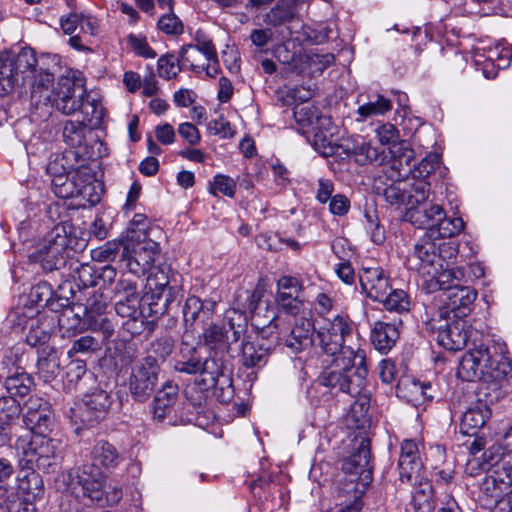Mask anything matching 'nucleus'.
Returning <instances> with one entry per match:
<instances>
[{"label":"nucleus","mask_w":512,"mask_h":512,"mask_svg":"<svg viewBox=\"0 0 512 512\" xmlns=\"http://www.w3.org/2000/svg\"><path fill=\"white\" fill-rule=\"evenodd\" d=\"M352 331V322L342 315H336L319 326V346L326 355L333 357L331 365L319 376V383L349 394L356 399L353 409L358 406L361 411H367L371 393L367 388L365 352L345 344L352 337Z\"/></svg>","instance_id":"obj_1"},{"label":"nucleus","mask_w":512,"mask_h":512,"mask_svg":"<svg viewBox=\"0 0 512 512\" xmlns=\"http://www.w3.org/2000/svg\"><path fill=\"white\" fill-rule=\"evenodd\" d=\"M506 354L507 346L503 342L480 344L463 355L458 376L465 381L481 380L499 385L507 392L512 387V365Z\"/></svg>","instance_id":"obj_2"},{"label":"nucleus","mask_w":512,"mask_h":512,"mask_svg":"<svg viewBox=\"0 0 512 512\" xmlns=\"http://www.w3.org/2000/svg\"><path fill=\"white\" fill-rule=\"evenodd\" d=\"M90 464H83L75 472L62 474L67 490L76 494L82 493L91 501L99 502L103 497L105 473L114 470L123 461L116 447L100 440L90 452Z\"/></svg>","instance_id":"obj_3"},{"label":"nucleus","mask_w":512,"mask_h":512,"mask_svg":"<svg viewBox=\"0 0 512 512\" xmlns=\"http://www.w3.org/2000/svg\"><path fill=\"white\" fill-rule=\"evenodd\" d=\"M400 165L398 159H393L386 165L382 173L374 179L373 189L388 205L396 209L405 206L407 210L415 203L428 200L430 184L424 178L403 177Z\"/></svg>","instance_id":"obj_4"},{"label":"nucleus","mask_w":512,"mask_h":512,"mask_svg":"<svg viewBox=\"0 0 512 512\" xmlns=\"http://www.w3.org/2000/svg\"><path fill=\"white\" fill-rule=\"evenodd\" d=\"M180 275L168 266H159L147 279V292L142 297L147 305L149 315L160 316L168 311L169 306L181 296Z\"/></svg>","instance_id":"obj_5"},{"label":"nucleus","mask_w":512,"mask_h":512,"mask_svg":"<svg viewBox=\"0 0 512 512\" xmlns=\"http://www.w3.org/2000/svg\"><path fill=\"white\" fill-rule=\"evenodd\" d=\"M247 333L246 314L238 309L231 308L225 313L222 325L212 324L203 332L204 344L215 355H228L234 357V344Z\"/></svg>","instance_id":"obj_6"},{"label":"nucleus","mask_w":512,"mask_h":512,"mask_svg":"<svg viewBox=\"0 0 512 512\" xmlns=\"http://www.w3.org/2000/svg\"><path fill=\"white\" fill-rule=\"evenodd\" d=\"M294 118L302 133L313 137L312 145L324 157L340 155L341 146L332 144L331 119L321 115L314 105L296 106Z\"/></svg>","instance_id":"obj_7"},{"label":"nucleus","mask_w":512,"mask_h":512,"mask_svg":"<svg viewBox=\"0 0 512 512\" xmlns=\"http://www.w3.org/2000/svg\"><path fill=\"white\" fill-rule=\"evenodd\" d=\"M15 445L21 455L20 462L28 470L37 468L47 472L57 465L56 459L61 448L59 440L26 434L20 436Z\"/></svg>","instance_id":"obj_8"},{"label":"nucleus","mask_w":512,"mask_h":512,"mask_svg":"<svg viewBox=\"0 0 512 512\" xmlns=\"http://www.w3.org/2000/svg\"><path fill=\"white\" fill-rule=\"evenodd\" d=\"M37 64L34 51L23 48L18 53H0V74L6 80L9 89L14 85H23L31 78Z\"/></svg>","instance_id":"obj_9"},{"label":"nucleus","mask_w":512,"mask_h":512,"mask_svg":"<svg viewBox=\"0 0 512 512\" xmlns=\"http://www.w3.org/2000/svg\"><path fill=\"white\" fill-rule=\"evenodd\" d=\"M160 367L153 356H147L132 366L128 378V389L135 401L145 402L153 394L157 384Z\"/></svg>","instance_id":"obj_10"},{"label":"nucleus","mask_w":512,"mask_h":512,"mask_svg":"<svg viewBox=\"0 0 512 512\" xmlns=\"http://www.w3.org/2000/svg\"><path fill=\"white\" fill-rule=\"evenodd\" d=\"M112 405L110 394L100 388L86 393L80 404L71 409V418L75 423L85 427H93L104 420Z\"/></svg>","instance_id":"obj_11"},{"label":"nucleus","mask_w":512,"mask_h":512,"mask_svg":"<svg viewBox=\"0 0 512 512\" xmlns=\"http://www.w3.org/2000/svg\"><path fill=\"white\" fill-rule=\"evenodd\" d=\"M159 253V245L157 242L148 239L138 241L124 247L122 257L126 261V267L130 274L136 277L146 274L155 262Z\"/></svg>","instance_id":"obj_12"},{"label":"nucleus","mask_w":512,"mask_h":512,"mask_svg":"<svg viewBox=\"0 0 512 512\" xmlns=\"http://www.w3.org/2000/svg\"><path fill=\"white\" fill-rule=\"evenodd\" d=\"M86 96V90L77 86L75 82L68 77L58 79L49 96L52 105L64 115H72L80 110L83 105V99Z\"/></svg>","instance_id":"obj_13"},{"label":"nucleus","mask_w":512,"mask_h":512,"mask_svg":"<svg viewBox=\"0 0 512 512\" xmlns=\"http://www.w3.org/2000/svg\"><path fill=\"white\" fill-rule=\"evenodd\" d=\"M63 172H58V162L54 161L47 166V172L53 176L51 181L52 191L62 199L78 197L86 189L85 183L88 178L83 176L85 167H79L77 170L67 175L65 168L62 166Z\"/></svg>","instance_id":"obj_14"},{"label":"nucleus","mask_w":512,"mask_h":512,"mask_svg":"<svg viewBox=\"0 0 512 512\" xmlns=\"http://www.w3.org/2000/svg\"><path fill=\"white\" fill-rule=\"evenodd\" d=\"M275 301L279 310L298 315L305 302L303 283L293 276H281L276 282Z\"/></svg>","instance_id":"obj_15"},{"label":"nucleus","mask_w":512,"mask_h":512,"mask_svg":"<svg viewBox=\"0 0 512 512\" xmlns=\"http://www.w3.org/2000/svg\"><path fill=\"white\" fill-rule=\"evenodd\" d=\"M442 261L437 253L435 242L431 237H423L417 242L412 253L406 259L408 269L418 272L423 277L435 275L437 265Z\"/></svg>","instance_id":"obj_16"},{"label":"nucleus","mask_w":512,"mask_h":512,"mask_svg":"<svg viewBox=\"0 0 512 512\" xmlns=\"http://www.w3.org/2000/svg\"><path fill=\"white\" fill-rule=\"evenodd\" d=\"M421 448L423 444L416 440L405 439L401 442L398 469L402 483L418 481L419 473L423 468Z\"/></svg>","instance_id":"obj_17"},{"label":"nucleus","mask_w":512,"mask_h":512,"mask_svg":"<svg viewBox=\"0 0 512 512\" xmlns=\"http://www.w3.org/2000/svg\"><path fill=\"white\" fill-rule=\"evenodd\" d=\"M476 334L474 329L464 319L447 323L445 327H437L435 340L439 346L458 351L466 347L468 341Z\"/></svg>","instance_id":"obj_18"},{"label":"nucleus","mask_w":512,"mask_h":512,"mask_svg":"<svg viewBox=\"0 0 512 512\" xmlns=\"http://www.w3.org/2000/svg\"><path fill=\"white\" fill-rule=\"evenodd\" d=\"M358 278L362 292L373 301L383 300L391 290L390 275L380 266L362 267Z\"/></svg>","instance_id":"obj_19"},{"label":"nucleus","mask_w":512,"mask_h":512,"mask_svg":"<svg viewBox=\"0 0 512 512\" xmlns=\"http://www.w3.org/2000/svg\"><path fill=\"white\" fill-rule=\"evenodd\" d=\"M36 260L46 271L60 270L67 265L66 238L50 234L36 253Z\"/></svg>","instance_id":"obj_20"},{"label":"nucleus","mask_w":512,"mask_h":512,"mask_svg":"<svg viewBox=\"0 0 512 512\" xmlns=\"http://www.w3.org/2000/svg\"><path fill=\"white\" fill-rule=\"evenodd\" d=\"M444 218V209L438 204L428 203L427 200L415 203L406 210L405 219L418 228L427 229L429 236H434V229Z\"/></svg>","instance_id":"obj_21"},{"label":"nucleus","mask_w":512,"mask_h":512,"mask_svg":"<svg viewBox=\"0 0 512 512\" xmlns=\"http://www.w3.org/2000/svg\"><path fill=\"white\" fill-rule=\"evenodd\" d=\"M239 342L240 346L235 348L234 356L240 355L245 367H260L266 364L271 347L266 345L263 338H252L245 333Z\"/></svg>","instance_id":"obj_22"},{"label":"nucleus","mask_w":512,"mask_h":512,"mask_svg":"<svg viewBox=\"0 0 512 512\" xmlns=\"http://www.w3.org/2000/svg\"><path fill=\"white\" fill-rule=\"evenodd\" d=\"M443 295L445 296L443 301L446 309L453 314L452 317L462 319L471 312L477 292L469 286L457 284L448 289V292H444Z\"/></svg>","instance_id":"obj_23"},{"label":"nucleus","mask_w":512,"mask_h":512,"mask_svg":"<svg viewBox=\"0 0 512 512\" xmlns=\"http://www.w3.org/2000/svg\"><path fill=\"white\" fill-rule=\"evenodd\" d=\"M314 331L313 323L306 318L295 320L291 329L280 330L281 339L284 345L290 349L292 353H299L312 345V335Z\"/></svg>","instance_id":"obj_24"},{"label":"nucleus","mask_w":512,"mask_h":512,"mask_svg":"<svg viewBox=\"0 0 512 512\" xmlns=\"http://www.w3.org/2000/svg\"><path fill=\"white\" fill-rule=\"evenodd\" d=\"M424 281V288L427 293L438 290L448 292L451 287L465 282V270L462 267L443 268L442 261L437 265L435 275H427Z\"/></svg>","instance_id":"obj_25"},{"label":"nucleus","mask_w":512,"mask_h":512,"mask_svg":"<svg viewBox=\"0 0 512 512\" xmlns=\"http://www.w3.org/2000/svg\"><path fill=\"white\" fill-rule=\"evenodd\" d=\"M371 451L370 440L361 439L354 451L342 464V469L348 474H359L365 481H371L372 469L370 467Z\"/></svg>","instance_id":"obj_26"},{"label":"nucleus","mask_w":512,"mask_h":512,"mask_svg":"<svg viewBox=\"0 0 512 512\" xmlns=\"http://www.w3.org/2000/svg\"><path fill=\"white\" fill-rule=\"evenodd\" d=\"M401 324L400 320L397 323L375 322L371 331V342L375 349L381 353L390 351L399 338V326Z\"/></svg>","instance_id":"obj_27"},{"label":"nucleus","mask_w":512,"mask_h":512,"mask_svg":"<svg viewBox=\"0 0 512 512\" xmlns=\"http://www.w3.org/2000/svg\"><path fill=\"white\" fill-rule=\"evenodd\" d=\"M216 302L212 300L202 301L196 296H190L186 299L183 307V316L186 322H195L199 320L206 323L214 313Z\"/></svg>","instance_id":"obj_28"},{"label":"nucleus","mask_w":512,"mask_h":512,"mask_svg":"<svg viewBox=\"0 0 512 512\" xmlns=\"http://www.w3.org/2000/svg\"><path fill=\"white\" fill-rule=\"evenodd\" d=\"M69 275L79 290L93 287L97 284L98 268L95 264L80 263L71 259L68 262Z\"/></svg>","instance_id":"obj_29"},{"label":"nucleus","mask_w":512,"mask_h":512,"mask_svg":"<svg viewBox=\"0 0 512 512\" xmlns=\"http://www.w3.org/2000/svg\"><path fill=\"white\" fill-rule=\"evenodd\" d=\"M178 397V387L171 383H166L157 391L152 403L154 418L163 420L171 413Z\"/></svg>","instance_id":"obj_30"},{"label":"nucleus","mask_w":512,"mask_h":512,"mask_svg":"<svg viewBox=\"0 0 512 512\" xmlns=\"http://www.w3.org/2000/svg\"><path fill=\"white\" fill-rule=\"evenodd\" d=\"M490 416L489 407L483 403L470 407L462 416L461 431L467 435H474L478 429L486 424Z\"/></svg>","instance_id":"obj_31"},{"label":"nucleus","mask_w":512,"mask_h":512,"mask_svg":"<svg viewBox=\"0 0 512 512\" xmlns=\"http://www.w3.org/2000/svg\"><path fill=\"white\" fill-rule=\"evenodd\" d=\"M60 368V360L54 348L46 346L41 348L37 360V374L45 382L54 380Z\"/></svg>","instance_id":"obj_32"},{"label":"nucleus","mask_w":512,"mask_h":512,"mask_svg":"<svg viewBox=\"0 0 512 512\" xmlns=\"http://www.w3.org/2000/svg\"><path fill=\"white\" fill-rule=\"evenodd\" d=\"M18 492L26 503L41 499L44 494V484L41 476L35 470L27 471L18 479Z\"/></svg>","instance_id":"obj_33"},{"label":"nucleus","mask_w":512,"mask_h":512,"mask_svg":"<svg viewBox=\"0 0 512 512\" xmlns=\"http://www.w3.org/2000/svg\"><path fill=\"white\" fill-rule=\"evenodd\" d=\"M23 422L29 430L27 434L34 433L38 436H44L49 433L53 426V413L48 406L42 411H38L30 416H23Z\"/></svg>","instance_id":"obj_34"},{"label":"nucleus","mask_w":512,"mask_h":512,"mask_svg":"<svg viewBox=\"0 0 512 512\" xmlns=\"http://www.w3.org/2000/svg\"><path fill=\"white\" fill-rule=\"evenodd\" d=\"M343 495H339V498L345 497L335 504L334 512H361L363 508L362 498L364 491L356 487L351 482L346 485Z\"/></svg>","instance_id":"obj_35"},{"label":"nucleus","mask_w":512,"mask_h":512,"mask_svg":"<svg viewBox=\"0 0 512 512\" xmlns=\"http://www.w3.org/2000/svg\"><path fill=\"white\" fill-rule=\"evenodd\" d=\"M78 112H81L83 116V122L88 123L92 127H98L104 117V108L100 100L91 98L86 92V96L83 99V105Z\"/></svg>","instance_id":"obj_36"},{"label":"nucleus","mask_w":512,"mask_h":512,"mask_svg":"<svg viewBox=\"0 0 512 512\" xmlns=\"http://www.w3.org/2000/svg\"><path fill=\"white\" fill-rule=\"evenodd\" d=\"M295 16V0H281L265 17V21L273 26L292 20Z\"/></svg>","instance_id":"obj_37"},{"label":"nucleus","mask_w":512,"mask_h":512,"mask_svg":"<svg viewBox=\"0 0 512 512\" xmlns=\"http://www.w3.org/2000/svg\"><path fill=\"white\" fill-rule=\"evenodd\" d=\"M32 384V378L24 372H15L13 375H7L4 382L7 392L10 394L9 396L12 397L26 396L30 392Z\"/></svg>","instance_id":"obj_38"},{"label":"nucleus","mask_w":512,"mask_h":512,"mask_svg":"<svg viewBox=\"0 0 512 512\" xmlns=\"http://www.w3.org/2000/svg\"><path fill=\"white\" fill-rule=\"evenodd\" d=\"M87 376L85 360L72 358L65 368L64 386L68 390L77 389L83 378Z\"/></svg>","instance_id":"obj_39"},{"label":"nucleus","mask_w":512,"mask_h":512,"mask_svg":"<svg viewBox=\"0 0 512 512\" xmlns=\"http://www.w3.org/2000/svg\"><path fill=\"white\" fill-rule=\"evenodd\" d=\"M346 152L347 154L351 152L355 161L360 165L376 162L380 158L379 150L363 139L354 142L352 147H347Z\"/></svg>","instance_id":"obj_40"},{"label":"nucleus","mask_w":512,"mask_h":512,"mask_svg":"<svg viewBox=\"0 0 512 512\" xmlns=\"http://www.w3.org/2000/svg\"><path fill=\"white\" fill-rule=\"evenodd\" d=\"M228 358V355H215L210 352L209 357L202 361L201 374L209 375L211 382L216 385L218 378L224 376Z\"/></svg>","instance_id":"obj_41"},{"label":"nucleus","mask_w":512,"mask_h":512,"mask_svg":"<svg viewBox=\"0 0 512 512\" xmlns=\"http://www.w3.org/2000/svg\"><path fill=\"white\" fill-rule=\"evenodd\" d=\"M62 136L68 146L81 147L85 142V124L81 121L67 120L63 126Z\"/></svg>","instance_id":"obj_42"},{"label":"nucleus","mask_w":512,"mask_h":512,"mask_svg":"<svg viewBox=\"0 0 512 512\" xmlns=\"http://www.w3.org/2000/svg\"><path fill=\"white\" fill-rule=\"evenodd\" d=\"M382 302L385 309L392 312L403 313L410 310V300L408 294L402 289H394L387 292Z\"/></svg>","instance_id":"obj_43"},{"label":"nucleus","mask_w":512,"mask_h":512,"mask_svg":"<svg viewBox=\"0 0 512 512\" xmlns=\"http://www.w3.org/2000/svg\"><path fill=\"white\" fill-rule=\"evenodd\" d=\"M78 308L82 309L88 321H92L95 318L103 316L107 308V301L103 294L93 292V294L86 299V302L80 304Z\"/></svg>","instance_id":"obj_44"},{"label":"nucleus","mask_w":512,"mask_h":512,"mask_svg":"<svg viewBox=\"0 0 512 512\" xmlns=\"http://www.w3.org/2000/svg\"><path fill=\"white\" fill-rule=\"evenodd\" d=\"M392 109V103L382 95H378L375 101H370L359 106L357 113L361 119H367L373 116L384 115Z\"/></svg>","instance_id":"obj_45"},{"label":"nucleus","mask_w":512,"mask_h":512,"mask_svg":"<svg viewBox=\"0 0 512 512\" xmlns=\"http://www.w3.org/2000/svg\"><path fill=\"white\" fill-rule=\"evenodd\" d=\"M199 54L201 52L193 44L184 45L180 49L178 62L181 63L183 69L187 68L200 74L204 71V65L197 63Z\"/></svg>","instance_id":"obj_46"},{"label":"nucleus","mask_w":512,"mask_h":512,"mask_svg":"<svg viewBox=\"0 0 512 512\" xmlns=\"http://www.w3.org/2000/svg\"><path fill=\"white\" fill-rule=\"evenodd\" d=\"M182 69L183 67L178 62V58L171 53L162 55L157 60L158 75L165 80L176 78Z\"/></svg>","instance_id":"obj_47"},{"label":"nucleus","mask_w":512,"mask_h":512,"mask_svg":"<svg viewBox=\"0 0 512 512\" xmlns=\"http://www.w3.org/2000/svg\"><path fill=\"white\" fill-rule=\"evenodd\" d=\"M142 299L139 298H118L115 303V311L121 317L137 319L143 314Z\"/></svg>","instance_id":"obj_48"},{"label":"nucleus","mask_w":512,"mask_h":512,"mask_svg":"<svg viewBox=\"0 0 512 512\" xmlns=\"http://www.w3.org/2000/svg\"><path fill=\"white\" fill-rule=\"evenodd\" d=\"M464 227L462 218H447L444 211V218L437 223L434 229V236L439 238H449L458 235Z\"/></svg>","instance_id":"obj_49"},{"label":"nucleus","mask_w":512,"mask_h":512,"mask_svg":"<svg viewBox=\"0 0 512 512\" xmlns=\"http://www.w3.org/2000/svg\"><path fill=\"white\" fill-rule=\"evenodd\" d=\"M126 44L139 57L153 59L157 56L146 37L141 34H129L126 37Z\"/></svg>","instance_id":"obj_50"},{"label":"nucleus","mask_w":512,"mask_h":512,"mask_svg":"<svg viewBox=\"0 0 512 512\" xmlns=\"http://www.w3.org/2000/svg\"><path fill=\"white\" fill-rule=\"evenodd\" d=\"M99 349V341L90 335H85L73 341L71 348L67 352V356L72 359L75 358L77 354L88 355Z\"/></svg>","instance_id":"obj_51"},{"label":"nucleus","mask_w":512,"mask_h":512,"mask_svg":"<svg viewBox=\"0 0 512 512\" xmlns=\"http://www.w3.org/2000/svg\"><path fill=\"white\" fill-rule=\"evenodd\" d=\"M20 403L12 396H0V422L9 424L19 418Z\"/></svg>","instance_id":"obj_52"},{"label":"nucleus","mask_w":512,"mask_h":512,"mask_svg":"<svg viewBox=\"0 0 512 512\" xmlns=\"http://www.w3.org/2000/svg\"><path fill=\"white\" fill-rule=\"evenodd\" d=\"M157 26L159 30L167 35H180L183 33L184 25L177 15L171 12H164L159 18Z\"/></svg>","instance_id":"obj_53"},{"label":"nucleus","mask_w":512,"mask_h":512,"mask_svg":"<svg viewBox=\"0 0 512 512\" xmlns=\"http://www.w3.org/2000/svg\"><path fill=\"white\" fill-rule=\"evenodd\" d=\"M32 301L41 306H48L54 298V292L48 282H39L33 286L30 292Z\"/></svg>","instance_id":"obj_54"},{"label":"nucleus","mask_w":512,"mask_h":512,"mask_svg":"<svg viewBox=\"0 0 512 512\" xmlns=\"http://www.w3.org/2000/svg\"><path fill=\"white\" fill-rule=\"evenodd\" d=\"M208 131L210 134L217 135L223 139L232 138L235 134V130L230 122L222 115L208 123Z\"/></svg>","instance_id":"obj_55"},{"label":"nucleus","mask_w":512,"mask_h":512,"mask_svg":"<svg viewBox=\"0 0 512 512\" xmlns=\"http://www.w3.org/2000/svg\"><path fill=\"white\" fill-rule=\"evenodd\" d=\"M236 187L237 184L233 178L227 175L218 174L214 177L212 190L214 194L219 192L224 196L232 198L235 195Z\"/></svg>","instance_id":"obj_56"},{"label":"nucleus","mask_w":512,"mask_h":512,"mask_svg":"<svg viewBox=\"0 0 512 512\" xmlns=\"http://www.w3.org/2000/svg\"><path fill=\"white\" fill-rule=\"evenodd\" d=\"M173 340L171 338L165 337L155 340L151 343L150 354L148 356H153L157 361H164L173 350Z\"/></svg>","instance_id":"obj_57"},{"label":"nucleus","mask_w":512,"mask_h":512,"mask_svg":"<svg viewBox=\"0 0 512 512\" xmlns=\"http://www.w3.org/2000/svg\"><path fill=\"white\" fill-rule=\"evenodd\" d=\"M115 292L118 298H139L136 281L125 274L117 282Z\"/></svg>","instance_id":"obj_58"},{"label":"nucleus","mask_w":512,"mask_h":512,"mask_svg":"<svg viewBox=\"0 0 512 512\" xmlns=\"http://www.w3.org/2000/svg\"><path fill=\"white\" fill-rule=\"evenodd\" d=\"M49 337V333L38 323V320H32L26 336L27 344L32 347L43 345L49 340Z\"/></svg>","instance_id":"obj_59"},{"label":"nucleus","mask_w":512,"mask_h":512,"mask_svg":"<svg viewBox=\"0 0 512 512\" xmlns=\"http://www.w3.org/2000/svg\"><path fill=\"white\" fill-rule=\"evenodd\" d=\"M195 44H193L205 57V59H211L217 54L215 45L212 40L201 30L195 33Z\"/></svg>","instance_id":"obj_60"},{"label":"nucleus","mask_w":512,"mask_h":512,"mask_svg":"<svg viewBox=\"0 0 512 512\" xmlns=\"http://www.w3.org/2000/svg\"><path fill=\"white\" fill-rule=\"evenodd\" d=\"M263 288H260V287H257L254 289V291L251 293L250 297H249V309L250 311L253 313L252 315V319L254 321V326L255 327H259L260 325H262L263 327L266 326L267 324L265 323V321H260V316H261V310H262V306H261V298L263 297Z\"/></svg>","instance_id":"obj_61"},{"label":"nucleus","mask_w":512,"mask_h":512,"mask_svg":"<svg viewBox=\"0 0 512 512\" xmlns=\"http://www.w3.org/2000/svg\"><path fill=\"white\" fill-rule=\"evenodd\" d=\"M54 298H56L57 301H59V306L61 307H68L71 304L74 305V299L76 298L77 301L80 299L77 298L75 291L73 290V287L70 282H64L62 283L56 292H54Z\"/></svg>","instance_id":"obj_62"},{"label":"nucleus","mask_w":512,"mask_h":512,"mask_svg":"<svg viewBox=\"0 0 512 512\" xmlns=\"http://www.w3.org/2000/svg\"><path fill=\"white\" fill-rule=\"evenodd\" d=\"M375 132H376L379 142L382 145L394 144L398 141V138H399V132H398L397 128L390 123H385V124L379 126L375 130Z\"/></svg>","instance_id":"obj_63"},{"label":"nucleus","mask_w":512,"mask_h":512,"mask_svg":"<svg viewBox=\"0 0 512 512\" xmlns=\"http://www.w3.org/2000/svg\"><path fill=\"white\" fill-rule=\"evenodd\" d=\"M202 360L201 358L193 355L187 360L177 361L174 365V369L180 373H186L189 375L201 374Z\"/></svg>","instance_id":"obj_64"}]
</instances>
